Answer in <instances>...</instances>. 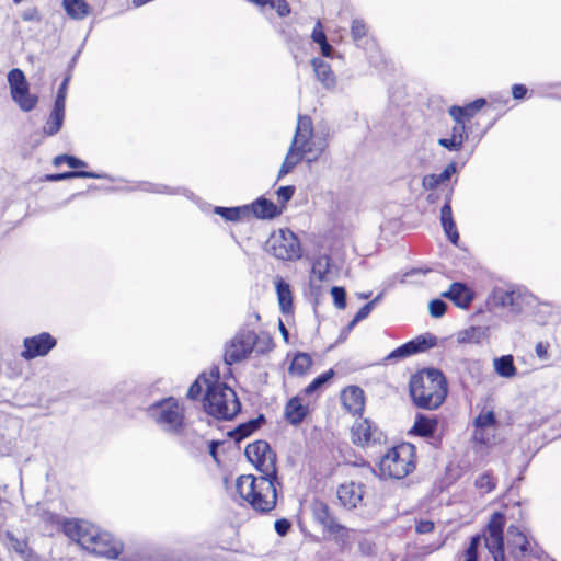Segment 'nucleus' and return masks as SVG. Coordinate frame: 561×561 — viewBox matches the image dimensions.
Wrapping results in <instances>:
<instances>
[{
  "mask_svg": "<svg viewBox=\"0 0 561 561\" xmlns=\"http://www.w3.org/2000/svg\"><path fill=\"white\" fill-rule=\"evenodd\" d=\"M64 534L82 549L99 557L117 559L124 550L123 543L112 534L85 519H68L64 525Z\"/></svg>",
  "mask_w": 561,
  "mask_h": 561,
  "instance_id": "nucleus-1",
  "label": "nucleus"
},
{
  "mask_svg": "<svg viewBox=\"0 0 561 561\" xmlns=\"http://www.w3.org/2000/svg\"><path fill=\"white\" fill-rule=\"evenodd\" d=\"M448 383L436 368H423L411 375L409 394L412 403L423 410H437L446 400Z\"/></svg>",
  "mask_w": 561,
  "mask_h": 561,
  "instance_id": "nucleus-2",
  "label": "nucleus"
},
{
  "mask_svg": "<svg viewBox=\"0 0 561 561\" xmlns=\"http://www.w3.org/2000/svg\"><path fill=\"white\" fill-rule=\"evenodd\" d=\"M278 477L242 474L236 481V490L242 502L259 514H268L277 505Z\"/></svg>",
  "mask_w": 561,
  "mask_h": 561,
  "instance_id": "nucleus-3",
  "label": "nucleus"
},
{
  "mask_svg": "<svg viewBox=\"0 0 561 561\" xmlns=\"http://www.w3.org/2000/svg\"><path fill=\"white\" fill-rule=\"evenodd\" d=\"M209 382L203 396L205 412L217 420H232L240 412L241 403L236 391L220 381L219 366L210 367Z\"/></svg>",
  "mask_w": 561,
  "mask_h": 561,
  "instance_id": "nucleus-4",
  "label": "nucleus"
},
{
  "mask_svg": "<svg viewBox=\"0 0 561 561\" xmlns=\"http://www.w3.org/2000/svg\"><path fill=\"white\" fill-rule=\"evenodd\" d=\"M312 119L308 115H299L295 135L288 152L278 171V179L288 174L302 160L312 162L318 160L322 150L314 146Z\"/></svg>",
  "mask_w": 561,
  "mask_h": 561,
  "instance_id": "nucleus-5",
  "label": "nucleus"
},
{
  "mask_svg": "<svg viewBox=\"0 0 561 561\" xmlns=\"http://www.w3.org/2000/svg\"><path fill=\"white\" fill-rule=\"evenodd\" d=\"M419 457L415 445L401 442L381 456L378 470L382 479L402 480L417 468Z\"/></svg>",
  "mask_w": 561,
  "mask_h": 561,
  "instance_id": "nucleus-6",
  "label": "nucleus"
},
{
  "mask_svg": "<svg viewBox=\"0 0 561 561\" xmlns=\"http://www.w3.org/2000/svg\"><path fill=\"white\" fill-rule=\"evenodd\" d=\"M270 254L282 261H295L301 257L298 237L289 229L274 231L266 241Z\"/></svg>",
  "mask_w": 561,
  "mask_h": 561,
  "instance_id": "nucleus-7",
  "label": "nucleus"
},
{
  "mask_svg": "<svg viewBox=\"0 0 561 561\" xmlns=\"http://www.w3.org/2000/svg\"><path fill=\"white\" fill-rule=\"evenodd\" d=\"M156 422L167 431L180 433L184 426V409L173 397L162 399L149 408Z\"/></svg>",
  "mask_w": 561,
  "mask_h": 561,
  "instance_id": "nucleus-8",
  "label": "nucleus"
},
{
  "mask_svg": "<svg viewBox=\"0 0 561 561\" xmlns=\"http://www.w3.org/2000/svg\"><path fill=\"white\" fill-rule=\"evenodd\" d=\"M244 454L248 460L262 474L277 476V456L266 440H255L245 447Z\"/></svg>",
  "mask_w": 561,
  "mask_h": 561,
  "instance_id": "nucleus-9",
  "label": "nucleus"
},
{
  "mask_svg": "<svg viewBox=\"0 0 561 561\" xmlns=\"http://www.w3.org/2000/svg\"><path fill=\"white\" fill-rule=\"evenodd\" d=\"M8 83L11 99L21 111L31 112L36 107L38 96L31 93L30 83L21 69L13 68L9 71Z\"/></svg>",
  "mask_w": 561,
  "mask_h": 561,
  "instance_id": "nucleus-10",
  "label": "nucleus"
},
{
  "mask_svg": "<svg viewBox=\"0 0 561 561\" xmlns=\"http://www.w3.org/2000/svg\"><path fill=\"white\" fill-rule=\"evenodd\" d=\"M257 339V334L251 330L237 333L225 347V363L231 366L248 358L252 353Z\"/></svg>",
  "mask_w": 561,
  "mask_h": 561,
  "instance_id": "nucleus-11",
  "label": "nucleus"
},
{
  "mask_svg": "<svg viewBox=\"0 0 561 561\" xmlns=\"http://www.w3.org/2000/svg\"><path fill=\"white\" fill-rule=\"evenodd\" d=\"M505 516L501 512H494L488 523V535L484 537L485 547L492 553L495 561L504 559V527Z\"/></svg>",
  "mask_w": 561,
  "mask_h": 561,
  "instance_id": "nucleus-12",
  "label": "nucleus"
},
{
  "mask_svg": "<svg viewBox=\"0 0 561 561\" xmlns=\"http://www.w3.org/2000/svg\"><path fill=\"white\" fill-rule=\"evenodd\" d=\"M56 345L57 340L50 333L42 332L24 339L21 356L26 360L46 356Z\"/></svg>",
  "mask_w": 561,
  "mask_h": 561,
  "instance_id": "nucleus-13",
  "label": "nucleus"
},
{
  "mask_svg": "<svg viewBox=\"0 0 561 561\" xmlns=\"http://www.w3.org/2000/svg\"><path fill=\"white\" fill-rule=\"evenodd\" d=\"M311 415L312 409L308 403L304 402V398L299 394L288 399L284 405L283 419L286 423L294 427H298L304 422L309 421Z\"/></svg>",
  "mask_w": 561,
  "mask_h": 561,
  "instance_id": "nucleus-14",
  "label": "nucleus"
},
{
  "mask_svg": "<svg viewBox=\"0 0 561 561\" xmlns=\"http://www.w3.org/2000/svg\"><path fill=\"white\" fill-rule=\"evenodd\" d=\"M365 495V484L360 482L346 481L336 489V496L341 506L345 510H355L362 506Z\"/></svg>",
  "mask_w": 561,
  "mask_h": 561,
  "instance_id": "nucleus-15",
  "label": "nucleus"
},
{
  "mask_svg": "<svg viewBox=\"0 0 561 561\" xmlns=\"http://www.w3.org/2000/svg\"><path fill=\"white\" fill-rule=\"evenodd\" d=\"M312 513L316 520L331 535L346 536L348 530L340 524L330 510L329 505L323 501H316L312 505Z\"/></svg>",
  "mask_w": 561,
  "mask_h": 561,
  "instance_id": "nucleus-16",
  "label": "nucleus"
},
{
  "mask_svg": "<svg viewBox=\"0 0 561 561\" xmlns=\"http://www.w3.org/2000/svg\"><path fill=\"white\" fill-rule=\"evenodd\" d=\"M485 106L489 108L493 107V103L489 104L484 98H478L465 105H451L448 108V114L454 119V122L469 125L471 121L477 116V114Z\"/></svg>",
  "mask_w": 561,
  "mask_h": 561,
  "instance_id": "nucleus-17",
  "label": "nucleus"
},
{
  "mask_svg": "<svg viewBox=\"0 0 561 561\" xmlns=\"http://www.w3.org/2000/svg\"><path fill=\"white\" fill-rule=\"evenodd\" d=\"M341 401L346 411L360 416L365 409V393L358 386H347L341 391Z\"/></svg>",
  "mask_w": 561,
  "mask_h": 561,
  "instance_id": "nucleus-18",
  "label": "nucleus"
},
{
  "mask_svg": "<svg viewBox=\"0 0 561 561\" xmlns=\"http://www.w3.org/2000/svg\"><path fill=\"white\" fill-rule=\"evenodd\" d=\"M443 297L448 298L454 305L461 309H468L472 304L476 294L463 283L455 282L449 286V289L442 294Z\"/></svg>",
  "mask_w": 561,
  "mask_h": 561,
  "instance_id": "nucleus-19",
  "label": "nucleus"
},
{
  "mask_svg": "<svg viewBox=\"0 0 561 561\" xmlns=\"http://www.w3.org/2000/svg\"><path fill=\"white\" fill-rule=\"evenodd\" d=\"M470 127L465 123L455 122L449 137L439 138L438 145L449 151H459L468 140Z\"/></svg>",
  "mask_w": 561,
  "mask_h": 561,
  "instance_id": "nucleus-20",
  "label": "nucleus"
},
{
  "mask_svg": "<svg viewBox=\"0 0 561 561\" xmlns=\"http://www.w3.org/2000/svg\"><path fill=\"white\" fill-rule=\"evenodd\" d=\"M247 207L249 209V218L273 219L282 214V208L271 199L264 197H259L250 205H247Z\"/></svg>",
  "mask_w": 561,
  "mask_h": 561,
  "instance_id": "nucleus-21",
  "label": "nucleus"
},
{
  "mask_svg": "<svg viewBox=\"0 0 561 561\" xmlns=\"http://www.w3.org/2000/svg\"><path fill=\"white\" fill-rule=\"evenodd\" d=\"M438 427V419L435 415L428 416L422 413L415 415L414 424L410 434L423 438L433 437Z\"/></svg>",
  "mask_w": 561,
  "mask_h": 561,
  "instance_id": "nucleus-22",
  "label": "nucleus"
},
{
  "mask_svg": "<svg viewBox=\"0 0 561 561\" xmlns=\"http://www.w3.org/2000/svg\"><path fill=\"white\" fill-rule=\"evenodd\" d=\"M440 222L448 240L453 244L457 245L459 241V232L453 217L451 195L446 198L445 204L440 209Z\"/></svg>",
  "mask_w": 561,
  "mask_h": 561,
  "instance_id": "nucleus-23",
  "label": "nucleus"
},
{
  "mask_svg": "<svg viewBox=\"0 0 561 561\" xmlns=\"http://www.w3.org/2000/svg\"><path fill=\"white\" fill-rule=\"evenodd\" d=\"M311 65L317 79L325 89H333L336 85V77L331 68V65L321 58H313Z\"/></svg>",
  "mask_w": 561,
  "mask_h": 561,
  "instance_id": "nucleus-24",
  "label": "nucleus"
},
{
  "mask_svg": "<svg viewBox=\"0 0 561 561\" xmlns=\"http://www.w3.org/2000/svg\"><path fill=\"white\" fill-rule=\"evenodd\" d=\"M68 519L69 518L62 520L58 514L43 511L39 514L38 526L44 535L51 537L59 530L64 533V525Z\"/></svg>",
  "mask_w": 561,
  "mask_h": 561,
  "instance_id": "nucleus-25",
  "label": "nucleus"
},
{
  "mask_svg": "<svg viewBox=\"0 0 561 561\" xmlns=\"http://www.w3.org/2000/svg\"><path fill=\"white\" fill-rule=\"evenodd\" d=\"M373 424L369 420L356 421L351 430L353 444L362 447L367 446L373 440Z\"/></svg>",
  "mask_w": 561,
  "mask_h": 561,
  "instance_id": "nucleus-26",
  "label": "nucleus"
},
{
  "mask_svg": "<svg viewBox=\"0 0 561 561\" xmlns=\"http://www.w3.org/2000/svg\"><path fill=\"white\" fill-rule=\"evenodd\" d=\"M275 288L280 311L285 314L291 313L294 305L290 285L284 278L276 277Z\"/></svg>",
  "mask_w": 561,
  "mask_h": 561,
  "instance_id": "nucleus-27",
  "label": "nucleus"
},
{
  "mask_svg": "<svg viewBox=\"0 0 561 561\" xmlns=\"http://www.w3.org/2000/svg\"><path fill=\"white\" fill-rule=\"evenodd\" d=\"M62 8L70 19L77 21L87 19L92 11L85 0H62Z\"/></svg>",
  "mask_w": 561,
  "mask_h": 561,
  "instance_id": "nucleus-28",
  "label": "nucleus"
},
{
  "mask_svg": "<svg viewBox=\"0 0 561 561\" xmlns=\"http://www.w3.org/2000/svg\"><path fill=\"white\" fill-rule=\"evenodd\" d=\"M265 416L263 414H260L257 417L238 425L228 434L236 442H241L242 439L249 437L255 431H257L265 423Z\"/></svg>",
  "mask_w": 561,
  "mask_h": 561,
  "instance_id": "nucleus-29",
  "label": "nucleus"
},
{
  "mask_svg": "<svg viewBox=\"0 0 561 561\" xmlns=\"http://www.w3.org/2000/svg\"><path fill=\"white\" fill-rule=\"evenodd\" d=\"M313 359L310 354L298 352L294 355L288 368L291 376H304L312 367Z\"/></svg>",
  "mask_w": 561,
  "mask_h": 561,
  "instance_id": "nucleus-30",
  "label": "nucleus"
},
{
  "mask_svg": "<svg viewBox=\"0 0 561 561\" xmlns=\"http://www.w3.org/2000/svg\"><path fill=\"white\" fill-rule=\"evenodd\" d=\"M64 119H65V108L54 105L53 110L49 114V117L43 127L44 134L47 136H53V135L57 134L61 129Z\"/></svg>",
  "mask_w": 561,
  "mask_h": 561,
  "instance_id": "nucleus-31",
  "label": "nucleus"
},
{
  "mask_svg": "<svg viewBox=\"0 0 561 561\" xmlns=\"http://www.w3.org/2000/svg\"><path fill=\"white\" fill-rule=\"evenodd\" d=\"M210 380V368L207 371H203L198 375L195 381L190 386L187 391V398L191 400H199L203 399V391H206L211 382Z\"/></svg>",
  "mask_w": 561,
  "mask_h": 561,
  "instance_id": "nucleus-32",
  "label": "nucleus"
},
{
  "mask_svg": "<svg viewBox=\"0 0 561 561\" xmlns=\"http://www.w3.org/2000/svg\"><path fill=\"white\" fill-rule=\"evenodd\" d=\"M215 214L219 215L227 221H240L242 219L249 218V209L247 205L238 206V207H221L217 206L215 208Z\"/></svg>",
  "mask_w": 561,
  "mask_h": 561,
  "instance_id": "nucleus-33",
  "label": "nucleus"
},
{
  "mask_svg": "<svg viewBox=\"0 0 561 561\" xmlns=\"http://www.w3.org/2000/svg\"><path fill=\"white\" fill-rule=\"evenodd\" d=\"M494 369L499 376L504 378H512L517 373L512 355H504L496 358L494 360Z\"/></svg>",
  "mask_w": 561,
  "mask_h": 561,
  "instance_id": "nucleus-34",
  "label": "nucleus"
},
{
  "mask_svg": "<svg viewBox=\"0 0 561 561\" xmlns=\"http://www.w3.org/2000/svg\"><path fill=\"white\" fill-rule=\"evenodd\" d=\"M474 486L481 494H489L497 486V478L491 470L481 473L474 480Z\"/></svg>",
  "mask_w": 561,
  "mask_h": 561,
  "instance_id": "nucleus-35",
  "label": "nucleus"
},
{
  "mask_svg": "<svg viewBox=\"0 0 561 561\" xmlns=\"http://www.w3.org/2000/svg\"><path fill=\"white\" fill-rule=\"evenodd\" d=\"M75 178L99 179L100 175L92 171L73 170V171H67V172H62V173L46 174L45 181L58 182V181L75 179Z\"/></svg>",
  "mask_w": 561,
  "mask_h": 561,
  "instance_id": "nucleus-36",
  "label": "nucleus"
},
{
  "mask_svg": "<svg viewBox=\"0 0 561 561\" xmlns=\"http://www.w3.org/2000/svg\"><path fill=\"white\" fill-rule=\"evenodd\" d=\"M486 328L470 327L469 329H466L460 333L459 342L480 344L482 340L486 337Z\"/></svg>",
  "mask_w": 561,
  "mask_h": 561,
  "instance_id": "nucleus-37",
  "label": "nucleus"
},
{
  "mask_svg": "<svg viewBox=\"0 0 561 561\" xmlns=\"http://www.w3.org/2000/svg\"><path fill=\"white\" fill-rule=\"evenodd\" d=\"M331 268V257L329 255H321L312 264V273L319 282L327 279Z\"/></svg>",
  "mask_w": 561,
  "mask_h": 561,
  "instance_id": "nucleus-38",
  "label": "nucleus"
},
{
  "mask_svg": "<svg viewBox=\"0 0 561 561\" xmlns=\"http://www.w3.org/2000/svg\"><path fill=\"white\" fill-rule=\"evenodd\" d=\"M334 375H335V373L331 368V369L327 370L325 373L317 376L308 386H306L302 389V393L305 396L312 394L314 391L320 389L324 383H327L330 379H332L334 377Z\"/></svg>",
  "mask_w": 561,
  "mask_h": 561,
  "instance_id": "nucleus-39",
  "label": "nucleus"
},
{
  "mask_svg": "<svg viewBox=\"0 0 561 561\" xmlns=\"http://www.w3.org/2000/svg\"><path fill=\"white\" fill-rule=\"evenodd\" d=\"M496 417L493 411L482 410L473 421L474 427H483V428H495L496 426Z\"/></svg>",
  "mask_w": 561,
  "mask_h": 561,
  "instance_id": "nucleus-40",
  "label": "nucleus"
},
{
  "mask_svg": "<svg viewBox=\"0 0 561 561\" xmlns=\"http://www.w3.org/2000/svg\"><path fill=\"white\" fill-rule=\"evenodd\" d=\"M62 163H66L71 169H81L87 167V162L70 154H59L56 156L53 160V164L55 167H59Z\"/></svg>",
  "mask_w": 561,
  "mask_h": 561,
  "instance_id": "nucleus-41",
  "label": "nucleus"
},
{
  "mask_svg": "<svg viewBox=\"0 0 561 561\" xmlns=\"http://www.w3.org/2000/svg\"><path fill=\"white\" fill-rule=\"evenodd\" d=\"M482 536L477 534L471 537L468 548L463 551V561H478V548L480 546Z\"/></svg>",
  "mask_w": 561,
  "mask_h": 561,
  "instance_id": "nucleus-42",
  "label": "nucleus"
},
{
  "mask_svg": "<svg viewBox=\"0 0 561 561\" xmlns=\"http://www.w3.org/2000/svg\"><path fill=\"white\" fill-rule=\"evenodd\" d=\"M70 79H71V72H69L64 78V80L57 91V95H56L55 102H54L55 106L66 108L67 90H68V84L70 82Z\"/></svg>",
  "mask_w": 561,
  "mask_h": 561,
  "instance_id": "nucleus-43",
  "label": "nucleus"
},
{
  "mask_svg": "<svg viewBox=\"0 0 561 561\" xmlns=\"http://www.w3.org/2000/svg\"><path fill=\"white\" fill-rule=\"evenodd\" d=\"M410 342L414 344L415 348L417 347L419 353L435 346L437 343V337L435 335L428 334L427 336H417Z\"/></svg>",
  "mask_w": 561,
  "mask_h": 561,
  "instance_id": "nucleus-44",
  "label": "nucleus"
},
{
  "mask_svg": "<svg viewBox=\"0 0 561 561\" xmlns=\"http://www.w3.org/2000/svg\"><path fill=\"white\" fill-rule=\"evenodd\" d=\"M417 353V347L415 348L414 347V344L411 343V342H408L401 346H399L398 348H396L394 351H392L389 355H388V359H392V358H403V357H407V356H410L412 354H415Z\"/></svg>",
  "mask_w": 561,
  "mask_h": 561,
  "instance_id": "nucleus-45",
  "label": "nucleus"
},
{
  "mask_svg": "<svg viewBox=\"0 0 561 561\" xmlns=\"http://www.w3.org/2000/svg\"><path fill=\"white\" fill-rule=\"evenodd\" d=\"M494 437H495V434L488 433V428L474 427L473 439L479 445L489 446L492 443V440L494 439Z\"/></svg>",
  "mask_w": 561,
  "mask_h": 561,
  "instance_id": "nucleus-46",
  "label": "nucleus"
},
{
  "mask_svg": "<svg viewBox=\"0 0 561 561\" xmlns=\"http://www.w3.org/2000/svg\"><path fill=\"white\" fill-rule=\"evenodd\" d=\"M331 295L333 298L334 306L339 309H345L346 307V291L344 287L333 286L331 288Z\"/></svg>",
  "mask_w": 561,
  "mask_h": 561,
  "instance_id": "nucleus-47",
  "label": "nucleus"
},
{
  "mask_svg": "<svg viewBox=\"0 0 561 561\" xmlns=\"http://www.w3.org/2000/svg\"><path fill=\"white\" fill-rule=\"evenodd\" d=\"M351 35L354 41H360L367 35V26L363 20H354L352 22Z\"/></svg>",
  "mask_w": 561,
  "mask_h": 561,
  "instance_id": "nucleus-48",
  "label": "nucleus"
},
{
  "mask_svg": "<svg viewBox=\"0 0 561 561\" xmlns=\"http://www.w3.org/2000/svg\"><path fill=\"white\" fill-rule=\"evenodd\" d=\"M267 7L275 9L279 18L288 16L291 13V8L287 0H272Z\"/></svg>",
  "mask_w": 561,
  "mask_h": 561,
  "instance_id": "nucleus-49",
  "label": "nucleus"
},
{
  "mask_svg": "<svg viewBox=\"0 0 561 561\" xmlns=\"http://www.w3.org/2000/svg\"><path fill=\"white\" fill-rule=\"evenodd\" d=\"M295 191L296 190L294 185L280 186L276 191L277 199L282 204L280 208H283L286 205V203L293 198Z\"/></svg>",
  "mask_w": 561,
  "mask_h": 561,
  "instance_id": "nucleus-50",
  "label": "nucleus"
},
{
  "mask_svg": "<svg viewBox=\"0 0 561 561\" xmlns=\"http://www.w3.org/2000/svg\"><path fill=\"white\" fill-rule=\"evenodd\" d=\"M447 305L442 299H434L430 302V313L434 318H440L445 314Z\"/></svg>",
  "mask_w": 561,
  "mask_h": 561,
  "instance_id": "nucleus-51",
  "label": "nucleus"
},
{
  "mask_svg": "<svg viewBox=\"0 0 561 561\" xmlns=\"http://www.w3.org/2000/svg\"><path fill=\"white\" fill-rule=\"evenodd\" d=\"M311 38L314 43L321 44L327 41V35L323 30V25L318 21L312 30Z\"/></svg>",
  "mask_w": 561,
  "mask_h": 561,
  "instance_id": "nucleus-52",
  "label": "nucleus"
},
{
  "mask_svg": "<svg viewBox=\"0 0 561 561\" xmlns=\"http://www.w3.org/2000/svg\"><path fill=\"white\" fill-rule=\"evenodd\" d=\"M435 524L430 519H421L415 525V531L417 534H430L434 530Z\"/></svg>",
  "mask_w": 561,
  "mask_h": 561,
  "instance_id": "nucleus-53",
  "label": "nucleus"
},
{
  "mask_svg": "<svg viewBox=\"0 0 561 561\" xmlns=\"http://www.w3.org/2000/svg\"><path fill=\"white\" fill-rule=\"evenodd\" d=\"M373 301L365 304L354 316L352 323H356L369 316L373 309Z\"/></svg>",
  "mask_w": 561,
  "mask_h": 561,
  "instance_id": "nucleus-54",
  "label": "nucleus"
},
{
  "mask_svg": "<svg viewBox=\"0 0 561 561\" xmlns=\"http://www.w3.org/2000/svg\"><path fill=\"white\" fill-rule=\"evenodd\" d=\"M23 21L39 22L42 16L37 8H31L22 13Z\"/></svg>",
  "mask_w": 561,
  "mask_h": 561,
  "instance_id": "nucleus-55",
  "label": "nucleus"
},
{
  "mask_svg": "<svg viewBox=\"0 0 561 561\" xmlns=\"http://www.w3.org/2000/svg\"><path fill=\"white\" fill-rule=\"evenodd\" d=\"M550 344L549 342H538L535 347V352L538 358L547 359L549 354Z\"/></svg>",
  "mask_w": 561,
  "mask_h": 561,
  "instance_id": "nucleus-56",
  "label": "nucleus"
},
{
  "mask_svg": "<svg viewBox=\"0 0 561 561\" xmlns=\"http://www.w3.org/2000/svg\"><path fill=\"white\" fill-rule=\"evenodd\" d=\"M440 183L437 174H428L423 178V186L428 190L435 188Z\"/></svg>",
  "mask_w": 561,
  "mask_h": 561,
  "instance_id": "nucleus-57",
  "label": "nucleus"
},
{
  "mask_svg": "<svg viewBox=\"0 0 561 561\" xmlns=\"http://www.w3.org/2000/svg\"><path fill=\"white\" fill-rule=\"evenodd\" d=\"M274 527H275L276 533L279 536H285L288 533V530L290 529V523L285 518L277 519L275 522Z\"/></svg>",
  "mask_w": 561,
  "mask_h": 561,
  "instance_id": "nucleus-58",
  "label": "nucleus"
},
{
  "mask_svg": "<svg viewBox=\"0 0 561 561\" xmlns=\"http://www.w3.org/2000/svg\"><path fill=\"white\" fill-rule=\"evenodd\" d=\"M517 298V294L514 290L504 291L501 296L500 300L502 306H511L513 307L515 304V299Z\"/></svg>",
  "mask_w": 561,
  "mask_h": 561,
  "instance_id": "nucleus-59",
  "label": "nucleus"
},
{
  "mask_svg": "<svg viewBox=\"0 0 561 561\" xmlns=\"http://www.w3.org/2000/svg\"><path fill=\"white\" fill-rule=\"evenodd\" d=\"M527 88L524 84H514L512 87V95L515 100H522L527 94Z\"/></svg>",
  "mask_w": 561,
  "mask_h": 561,
  "instance_id": "nucleus-60",
  "label": "nucleus"
},
{
  "mask_svg": "<svg viewBox=\"0 0 561 561\" xmlns=\"http://www.w3.org/2000/svg\"><path fill=\"white\" fill-rule=\"evenodd\" d=\"M456 172V164L454 162L446 165L442 173L437 174L439 181L443 183L451 176L453 173Z\"/></svg>",
  "mask_w": 561,
  "mask_h": 561,
  "instance_id": "nucleus-61",
  "label": "nucleus"
},
{
  "mask_svg": "<svg viewBox=\"0 0 561 561\" xmlns=\"http://www.w3.org/2000/svg\"><path fill=\"white\" fill-rule=\"evenodd\" d=\"M222 443L219 442V440H211L209 444H208V449H209V455L211 456V458L216 461V462H219L218 460V454H217V448L218 446H220Z\"/></svg>",
  "mask_w": 561,
  "mask_h": 561,
  "instance_id": "nucleus-62",
  "label": "nucleus"
},
{
  "mask_svg": "<svg viewBox=\"0 0 561 561\" xmlns=\"http://www.w3.org/2000/svg\"><path fill=\"white\" fill-rule=\"evenodd\" d=\"M320 45V48H321V53L324 57H331L332 56V51H333V48L332 46L329 44L328 39Z\"/></svg>",
  "mask_w": 561,
  "mask_h": 561,
  "instance_id": "nucleus-63",
  "label": "nucleus"
},
{
  "mask_svg": "<svg viewBox=\"0 0 561 561\" xmlns=\"http://www.w3.org/2000/svg\"><path fill=\"white\" fill-rule=\"evenodd\" d=\"M247 1L259 7V8H264V7L268 5V3H271L272 0H247Z\"/></svg>",
  "mask_w": 561,
  "mask_h": 561,
  "instance_id": "nucleus-64",
  "label": "nucleus"
}]
</instances>
